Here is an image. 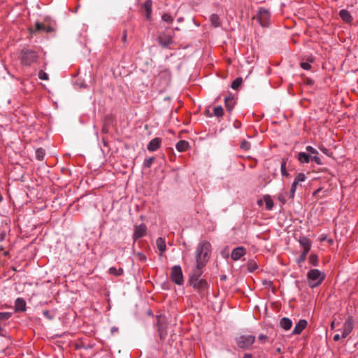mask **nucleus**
<instances>
[{
    "instance_id": "nucleus-1",
    "label": "nucleus",
    "mask_w": 358,
    "mask_h": 358,
    "mask_svg": "<svg viewBox=\"0 0 358 358\" xmlns=\"http://www.w3.org/2000/svg\"><path fill=\"white\" fill-rule=\"evenodd\" d=\"M18 57L20 64L25 67H30L38 64L40 59L39 53L37 51L28 48L21 49Z\"/></svg>"
},
{
    "instance_id": "nucleus-2",
    "label": "nucleus",
    "mask_w": 358,
    "mask_h": 358,
    "mask_svg": "<svg viewBox=\"0 0 358 358\" xmlns=\"http://www.w3.org/2000/svg\"><path fill=\"white\" fill-rule=\"evenodd\" d=\"M211 245L207 241H201L196 249V262L201 266L206 264L210 254Z\"/></svg>"
},
{
    "instance_id": "nucleus-3",
    "label": "nucleus",
    "mask_w": 358,
    "mask_h": 358,
    "mask_svg": "<svg viewBox=\"0 0 358 358\" xmlns=\"http://www.w3.org/2000/svg\"><path fill=\"white\" fill-rule=\"evenodd\" d=\"M325 277V274L320 270L311 269L307 273L308 284L312 288L316 287L322 284Z\"/></svg>"
},
{
    "instance_id": "nucleus-4",
    "label": "nucleus",
    "mask_w": 358,
    "mask_h": 358,
    "mask_svg": "<svg viewBox=\"0 0 358 358\" xmlns=\"http://www.w3.org/2000/svg\"><path fill=\"white\" fill-rule=\"evenodd\" d=\"M189 284L201 295H204L209 287L207 281L201 278H189Z\"/></svg>"
},
{
    "instance_id": "nucleus-5",
    "label": "nucleus",
    "mask_w": 358,
    "mask_h": 358,
    "mask_svg": "<svg viewBox=\"0 0 358 358\" xmlns=\"http://www.w3.org/2000/svg\"><path fill=\"white\" fill-rule=\"evenodd\" d=\"M271 13L268 9L260 8L257 14V19L263 27H268L270 24Z\"/></svg>"
},
{
    "instance_id": "nucleus-6",
    "label": "nucleus",
    "mask_w": 358,
    "mask_h": 358,
    "mask_svg": "<svg viewBox=\"0 0 358 358\" xmlns=\"http://www.w3.org/2000/svg\"><path fill=\"white\" fill-rule=\"evenodd\" d=\"M255 341V337L252 335H241L236 338L237 345L242 349L249 348Z\"/></svg>"
},
{
    "instance_id": "nucleus-7",
    "label": "nucleus",
    "mask_w": 358,
    "mask_h": 358,
    "mask_svg": "<svg viewBox=\"0 0 358 358\" xmlns=\"http://www.w3.org/2000/svg\"><path fill=\"white\" fill-rule=\"evenodd\" d=\"M171 280L174 282L176 284L178 285H182L184 282L183 275L181 267L180 266L176 265L173 266L171 272Z\"/></svg>"
},
{
    "instance_id": "nucleus-8",
    "label": "nucleus",
    "mask_w": 358,
    "mask_h": 358,
    "mask_svg": "<svg viewBox=\"0 0 358 358\" xmlns=\"http://www.w3.org/2000/svg\"><path fill=\"white\" fill-rule=\"evenodd\" d=\"M162 82V85L165 87L167 86L171 79V74L169 69L165 67H161L160 71L158 74L157 77Z\"/></svg>"
},
{
    "instance_id": "nucleus-9",
    "label": "nucleus",
    "mask_w": 358,
    "mask_h": 358,
    "mask_svg": "<svg viewBox=\"0 0 358 358\" xmlns=\"http://www.w3.org/2000/svg\"><path fill=\"white\" fill-rule=\"evenodd\" d=\"M353 327V320L351 317H349L343 324L341 338L343 339L345 338L352 332Z\"/></svg>"
},
{
    "instance_id": "nucleus-10",
    "label": "nucleus",
    "mask_w": 358,
    "mask_h": 358,
    "mask_svg": "<svg viewBox=\"0 0 358 358\" xmlns=\"http://www.w3.org/2000/svg\"><path fill=\"white\" fill-rule=\"evenodd\" d=\"M147 233V227L145 224L142 223L139 225L135 226L134 234H133V239L135 242L138 238H142L146 235Z\"/></svg>"
},
{
    "instance_id": "nucleus-11",
    "label": "nucleus",
    "mask_w": 358,
    "mask_h": 358,
    "mask_svg": "<svg viewBox=\"0 0 358 358\" xmlns=\"http://www.w3.org/2000/svg\"><path fill=\"white\" fill-rule=\"evenodd\" d=\"M246 254V249L243 247H237L231 252V259L234 261L239 260L243 256Z\"/></svg>"
},
{
    "instance_id": "nucleus-12",
    "label": "nucleus",
    "mask_w": 358,
    "mask_h": 358,
    "mask_svg": "<svg viewBox=\"0 0 358 358\" xmlns=\"http://www.w3.org/2000/svg\"><path fill=\"white\" fill-rule=\"evenodd\" d=\"M299 242L300 243L301 247L303 249L302 252H306L308 253L311 248L310 240L306 236H301L299 238Z\"/></svg>"
},
{
    "instance_id": "nucleus-13",
    "label": "nucleus",
    "mask_w": 358,
    "mask_h": 358,
    "mask_svg": "<svg viewBox=\"0 0 358 358\" xmlns=\"http://www.w3.org/2000/svg\"><path fill=\"white\" fill-rule=\"evenodd\" d=\"M161 144L162 139L160 138L156 137L149 142L147 148L150 152H155L160 148Z\"/></svg>"
},
{
    "instance_id": "nucleus-14",
    "label": "nucleus",
    "mask_w": 358,
    "mask_h": 358,
    "mask_svg": "<svg viewBox=\"0 0 358 358\" xmlns=\"http://www.w3.org/2000/svg\"><path fill=\"white\" fill-rule=\"evenodd\" d=\"M308 322L306 320H300L298 323L295 325L292 334L299 335L303 330L307 327Z\"/></svg>"
},
{
    "instance_id": "nucleus-15",
    "label": "nucleus",
    "mask_w": 358,
    "mask_h": 358,
    "mask_svg": "<svg viewBox=\"0 0 358 358\" xmlns=\"http://www.w3.org/2000/svg\"><path fill=\"white\" fill-rule=\"evenodd\" d=\"M224 104L227 110L231 113L234 107L235 101L234 96L230 94L224 98Z\"/></svg>"
},
{
    "instance_id": "nucleus-16",
    "label": "nucleus",
    "mask_w": 358,
    "mask_h": 358,
    "mask_svg": "<svg viewBox=\"0 0 358 358\" xmlns=\"http://www.w3.org/2000/svg\"><path fill=\"white\" fill-rule=\"evenodd\" d=\"M15 311L23 312L26 310V302L22 298H17L15 301Z\"/></svg>"
},
{
    "instance_id": "nucleus-17",
    "label": "nucleus",
    "mask_w": 358,
    "mask_h": 358,
    "mask_svg": "<svg viewBox=\"0 0 358 358\" xmlns=\"http://www.w3.org/2000/svg\"><path fill=\"white\" fill-rule=\"evenodd\" d=\"M339 16L346 23H350L353 20L350 12L345 9L339 11Z\"/></svg>"
},
{
    "instance_id": "nucleus-18",
    "label": "nucleus",
    "mask_w": 358,
    "mask_h": 358,
    "mask_svg": "<svg viewBox=\"0 0 358 358\" xmlns=\"http://www.w3.org/2000/svg\"><path fill=\"white\" fill-rule=\"evenodd\" d=\"M156 245L157 249L159 251V255H162V254L166 251V246L164 238L159 237L156 241Z\"/></svg>"
},
{
    "instance_id": "nucleus-19",
    "label": "nucleus",
    "mask_w": 358,
    "mask_h": 358,
    "mask_svg": "<svg viewBox=\"0 0 358 358\" xmlns=\"http://www.w3.org/2000/svg\"><path fill=\"white\" fill-rule=\"evenodd\" d=\"M279 324L281 328L285 331H288L292 326V322L289 318L285 317L280 320Z\"/></svg>"
},
{
    "instance_id": "nucleus-20",
    "label": "nucleus",
    "mask_w": 358,
    "mask_h": 358,
    "mask_svg": "<svg viewBox=\"0 0 358 358\" xmlns=\"http://www.w3.org/2000/svg\"><path fill=\"white\" fill-rule=\"evenodd\" d=\"M205 266H201L199 263H196V267L194 268L192 271V274L190 275L189 278H200L202 275V268Z\"/></svg>"
},
{
    "instance_id": "nucleus-21",
    "label": "nucleus",
    "mask_w": 358,
    "mask_h": 358,
    "mask_svg": "<svg viewBox=\"0 0 358 358\" xmlns=\"http://www.w3.org/2000/svg\"><path fill=\"white\" fill-rule=\"evenodd\" d=\"M188 148L189 143L184 140L179 141L176 145V148L178 152L186 151L188 149Z\"/></svg>"
},
{
    "instance_id": "nucleus-22",
    "label": "nucleus",
    "mask_w": 358,
    "mask_h": 358,
    "mask_svg": "<svg viewBox=\"0 0 358 358\" xmlns=\"http://www.w3.org/2000/svg\"><path fill=\"white\" fill-rule=\"evenodd\" d=\"M298 160L301 164L308 163L311 160V156L306 152H299L298 154Z\"/></svg>"
},
{
    "instance_id": "nucleus-23",
    "label": "nucleus",
    "mask_w": 358,
    "mask_h": 358,
    "mask_svg": "<svg viewBox=\"0 0 358 358\" xmlns=\"http://www.w3.org/2000/svg\"><path fill=\"white\" fill-rule=\"evenodd\" d=\"M210 21L211 22V24L215 27H218L220 26V19L217 14H212L210 16Z\"/></svg>"
},
{
    "instance_id": "nucleus-24",
    "label": "nucleus",
    "mask_w": 358,
    "mask_h": 358,
    "mask_svg": "<svg viewBox=\"0 0 358 358\" xmlns=\"http://www.w3.org/2000/svg\"><path fill=\"white\" fill-rule=\"evenodd\" d=\"M264 201L265 204H266V210H272V208H273V201L271 199V196H268V195L264 196Z\"/></svg>"
},
{
    "instance_id": "nucleus-25",
    "label": "nucleus",
    "mask_w": 358,
    "mask_h": 358,
    "mask_svg": "<svg viewBox=\"0 0 358 358\" xmlns=\"http://www.w3.org/2000/svg\"><path fill=\"white\" fill-rule=\"evenodd\" d=\"M36 158L38 160L42 161L43 160L45 155V151L43 148H39L36 150Z\"/></svg>"
},
{
    "instance_id": "nucleus-26",
    "label": "nucleus",
    "mask_w": 358,
    "mask_h": 358,
    "mask_svg": "<svg viewBox=\"0 0 358 358\" xmlns=\"http://www.w3.org/2000/svg\"><path fill=\"white\" fill-rule=\"evenodd\" d=\"M286 164H287L286 160L285 159H283L282 160L281 164H280V171H281V174H282V177H287L289 176V174L286 169Z\"/></svg>"
},
{
    "instance_id": "nucleus-27",
    "label": "nucleus",
    "mask_w": 358,
    "mask_h": 358,
    "mask_svg": "<svg viewBox=\"0 0 358 358\" xmlns=\"http://www.w3.org/2000/svg\"><path fill=\"white\" fill-rule=\"evenodd\" d=\"M299 185V182L297 180H296L295 179H294V181L292 184L291 189L289 191L290 198L293 199L294 197V194H295L296 190L297 189V186Z\"/></svg>"
},
{
    "instance_id": "nucleus-28",
    "label": "nucleus",
    "mask_w": 358,
    "mask_h": 358,
    "mask_svg": "<svg viewBox=\"0 0 358 358\" xmlns=\"http://www.w3.org/2000/svg\"><path fill=\"white\" fill-rule=\"evenodd\" d=\"M213 114L215 117H220L223 116L224 110L221 106H217L213 109Z\"/></svg>"
},
{
    "instance_id": "nucleus-29",
    "label": "nucleus",
    "mask_w": 358,
    "mask_h": 358,
    "mask_svg": "<svg viewBox=\"0 0 358 358\" xmlns=\"http://www.w3.org/2000/svg\"><path fill=\"white\" fill-rule=\"evenodd\" d=\"M314 59L313 58L308 59V62H301L300 66L304 70H310L311 69L310 63H313Z\"/></svg>"
},
{
    "instance_id": "nucleus-30",
    "label": "nucleus",
    "mask_w": 358,
    "mask_h": 358,
    "mask_svg": "<svg viewBox=\"0 0 358 358\" xmlns=\"http://www.w3.org/2000/svg\"><path fill=\"white\" fill-rule=\"evenodd\" d=\"M109 273L116 276H120L123 274V269L122 268L117 269L115 267H110L109 268Z\"/></svg>"
},
{
    "instance_id": "nucleus-31",
    "label": "nucleus",
    "mask_w": 358,
    "mask_h": 358,
    "mask_svg": "<svg viewBox=\"0 0 358 358\" xmlns=\"http://www.w3.org/2000/svg\"><path fill=\"white\" fill-rule=\"evenodd\" d=\"M46 27L44 24L40 23V22H36L35 24V31H45ZM30 31H34L32 29H30Z\"/></svg>"
},
{
    "instance_id": "nucleus-32",
    "label": "nucleus",
    "mask_w": 358,
    "mask_h": 358,
    "mask_svg": "<svg viewBox=\"0 0 358 358\" xmlns=\"http://www.w3.org/2000/svg\"><path fill=\"white\" fill-rule=\"evenodd\" d=\"M243 82V80L241 78H237L236 79H235L232 83H231V88L234 89V90H237L239 86L241 85Z\"/></svg>"
},
{
    "instance_id": "nucleus-33",
    "label": "nucleus",
    "mask_w": 358,
    "mask_h": 358,
    "mask_svg": "<svg viewBox=\"0 0 358 358\" xmlns=\"http://www.w3.org/2000/svg\"><path fill=\"white\" fill-rule=\"evenodd\" d=\"M155 160V157H154L145 159L144 160V162H143V166L145 168H148H148H150L152 166V164H153Z\"/></svg>"
},
{
    "instance_id": "nucleus-34",
    "label": "nucleus",
    "mask_w": 358,
    "mask_h": 358,
    "mask_svg": "<svg viewBox=\"0 0 358 358\" xmlns=\"http://www.w3.org/2000/svg\"><path fill=\"white\" fill-rule=\"evenodd\" d=\"M152 2L151 0L145 1L144 3V5H143L145 12L152 13Z\"/></svg>"
},
{
    "instance_id": "nucleus-35",
    "label": "nucleus",
    "mask_w": 358,
    "mask_h": 358,
    "mask_svg": "<svg viewBox=\"0 0 358 358\" xmlns=\"http://www.w3.org/2000/svg\"><path fill=\"white\" fill-rule=\"evenodd\" d=\"M308 254V253H307L306 252H301V254L300 255V256L296 259V262L299 264H301V263L304 262L306 261V259Z\"/></svg>"
},
{
    "instance_id": "nucleus-36",
    "label": "nucleus",
    "mask_w": 358,
    "mask_h": 358,
    "mask_svg": "<svg viewBox=\"0 0 358 358\" xmlns=\"http://www.w3.org/2000/svg\"><path fill=\"white\" fill-rule=\"evenodd\" d=\"M306 150L308 152V154H309L310 156H312V155H318L317 150L310 145H308L306 148Z\"/></svg>"
},
{
    "instance_id": "nucleus-37",
    "label": "nucleus",
    "mask_w": 358,
    "mask_h": 358,
    "mask_svg": "<svg viewBox=\"0 0 358 358\" xmlns=\"http://www.w3.org/2000/svg\"><path fill=\"white\" fill-rule=\"evenodd\" d=\"M307 177L303 173H298L294 179L297 180L299 183L301 182H304L306 180Z\"/></svg>"
},
{
    "instance_id": "nucleus-38",
    "label": "nucleus",
    "mask_w": 358,
    "mask_h": 358,
    "mask_svg": "<svg viewBox=\"0 0 358 358\" xmlns=\"http://www.w3.org/2000/svg\"><path fill=\"white\" fill-rule=\"evenodd\" d=\"M162 19L163 21L168 23H171L173 21V17L169 13H164L162 15Z\"/></svg>"
},
{
    "instance_id": "nucleus-39",
    "label": "nucleus",
    "mask_w": 358,
    "mask_h": 358,
    "mask_svg": "<svg viewBox=\"0 0 358 358\" xmlns=\"http://www.w3.org/2000/svg\"><path fill=\"white\" fill-rule=\"evenodd\" d=\"M309 262L313 266L317 265V256L315 254H311L309 257Z\"/></svg>"
},
{
    "instance_id": "nucleus-40",
    "label": "nucleus",
    "mask_w": 358,
    "mask_h": 358,
    "mask_svg": "<svg viewBox=\"0 0 358 358\" xmlns=\"http://www.w3.org/2000/svg\"><path fill=\"white\" fill-rule=\"evenodd\" d=\"M240 147L242 150L247 151L250 148V143L248 141L243 140L241 143Z\"/></svg>"
},
{
    "instance_id": "nucleus-41",
    "label": "nucleus",
    "mask_w": 358,
    "mask_h": 358,
    "mask_svg": "<svg viewBox=\"0 0 358 358\" xmlns=\"http://www.w3.org/2000/svg\"><path fill=\"white\" fill-rule=\"evenodd\" d=\"M12 314L9 312H0V320H6L11 317Z\"/></svg>"
},
{
    "instance_id": "nucleus-42",
    "label": "nucleus",
    "mask_w": 358,
    "mask_h": 358,
    "mask_svg": "<svg viewBox=\"0 0 358 358\" xmlns=\"http://www.w3.org/2000/svg\"><path fill=\"white\" fill-rule=\"evenodd\" d=\"M38 78L43 80H48V75L43 71H40L38 73Z\"/></svg>"
},
{
    "instance_id": "nucleus-43",
    "label": "nucleus",
    "mask_w": 358,
    "mask_h": 358,
    "mask_svg": "<svg viewBox=\"0 0 358 358\" xmlns=\"http://www.w3.org/2000/svg\"><path fill=\"white\" fill-rule=\"evenodd\" d=\"M311 160L314 161L317 164L321 165L322 164L321 159L317 156V155H315L311 156Z\"/></svg>"
},
{
    "instance_id": "nucleus-44",
    "label": "nucleus",
    "mask_w": 358,
    "mask_h": 358,
    "mask_svg": "<svg viewBox=\"0 0 358 358\" xmlns=\"http://www.w3.org/2000/svg\"><path fill=\"white\" fill-rule=\"evenodd\" d=\"M258 340L260 341V342H262V343H266L268 341V336H266V335H264V334H260L259 336H258Z\"/></svg>"
},
{
    "instance_id": "nucleus-45",
    "label": "nucleus",
    "mask_w": 358,
    "mask_h": 358,
    "mask_svg": "<svg viewBox=\"0 0 358 358\" xmlns=\"http://www.w3.org/2000/svg\"><path fill=\"white\" fill-rule=\"evenodd\" d=\"M43 315L49 320H52L53 317L50 315V311L45 310L43 311Z\"/></svg>"
},
{
    "instance_id": "nucleus-46",
    "label": "nucleus",
    "mask_w": 358,
    "mask_h": 358,
    "mask_svg": "<svg viewBox=\"0 0 358 358\" xmlns=\"http://www.w3.org/2000/svg\"><path fill=\"white\" fill-rule=\"evenodd\" d=\"M137 255H138V257H139V259H140L141 261H145V260H146V257H145V255H143V253H141V252H138V253L137 254Z\"/></svg>"
},
{
    "instance_id": "nucleus-47",
    "label": "nucleus",
    "mask_w": 358,
    "mask_h": 358,
    "mask_svg": "<svg viewBox=\"0 0 358 358\" xmlns=\"http://www.w3.org/2000/svg\"><path fill=\"white\" fill-rule=\"evenodd\" d=\"M158 331H159V334L160 338H164V331H162V329H161L160 327H159Z\"/></svg>"
},
{
    "instance_id": "nucleus-48",
    "label": "nucleus",
    "mask_w": 358,
    "mask_h": 358,
    "mask_svg": "<svg viewBox=\"0 0 358 358\" xmlns=\"http://www.w3.org/2000/svg\"><path fill=\"white\" fill-rule=\"evenodd\" d=\"M340 338H341V336L339 334H335L334 336V341H338L340 340Z\"/></svg>"
},
{
    "instance_id": "nucleus-49",
    "label": "nucleus",
    "mask_w": 358,
    "mask_h": 358,
    "mask_svg": "<svg viewBox=\"0 0 358 358\" xmlns=\"http://www.w3.org/2000/svg\"><path fill=\"white\" fill-rule=\"evenodd\" d=\"M151 14H152V13H147V12H146V13H145V17H146L147 19H148V20H150V18H151Z\"/></svg>"
},
{
    "instance_id": "nucleus-50",
    "label": "nucleus",
    "mask_w": 358,
    "mask_h": 358,
    "mask_svg": "<svg viewBox=\"0 0 358 358\" xmlns=\"http://www.w3.org/2000/svg\"><path fill=\"white\" fill-rule=\"evenodd\" d=\"M117 331H118V329L117 327H113L111 328V332L112 333H114V332Z\"/></svg>"
},
{
    "instance_id": "nucleus-51",
    "label": "nucleus",
    "mask_w": 358,
    "mask_h": 358,
    "mask_svg": "<svg viewBox=\"0 0 358 358\" xmlns=\"http://www.w3.org/2000/svg\"><path fill=\"white\" fill-rule=\"evenodd\" d=\"M243 358H252V355L250 354H245Z\"/></svg>"
},
{
    "instance_id": "nucleus-52",
    "label": "nucleus",
    "mask_w": 358,
    "mask_h": 358,
    "mask_svg": "<svg viewBox=\"0 0 358 358\" xmlns=\"http://www.w3.org/2000/svg\"><path fill=\"white\" fill-rule=\"evenodd\" d=\"M126 39H127V33L124 32L123 36H122V41H126Z\"/></svg>"
},
{
    "instance_id": "nucleus-53",
    "label": "nucleus",
    "mask_w": 358,
    "mask_h": 358,
    "mask_svg": "<svg viewBox=\"0 0 358 358\" xmlns=\"http://www.w3.org/2000/svg\"><path fill=\"white\" fill-rule=\"evenodd\" d=\"M307 83L308 85H313V81L312 80H308Z\"/></svg>"
},
{
    "instance_id": "nucleus-54",
    "label": "nucleus",
    "mask_w": 358,
    "mask_h": 358,
    "mask_svg": "<svg viewBox=\"0 0 358 358\" xmlns=\"http://www.w3.org/2000/svg\"><path fill=\"white\" fill-rule=\"evenodd\" d=\"M182 20H183V17H179L178 19V22H182Z\"/></svg>"
},
{
    "instance_id": "nucleus-55",
    "label": "nucleus",
    "mask_w": 358,
    "mask_h": 358,
    "mask_svg": "<svg viewBox=\"0 0 358 358\" xmlns=\"http://www.w3.org/2000/svg\"><path fill=\"white\" fill-rule=\"evenodd\" d=\"M221 279L225 280L226 279V276L225 275L222 276Z\"/></svg>"
},
{
    "instance_id": "nucleus-56",
    "label": "nucleus",
    "mask_w": 358,
    "mask_h": 358,
    "mask_svg": "<svg viewBox=\"0 0 358 358\" xmlns=\"http://www.w3.org/2000/svg\"><path fill=\"white\" fill-rule=\"evenodd\" d=\"M169 44V43H166L163 44V45L166 47V46H167Z\"/></svg>"
},
{
    "instance_id": "nucleus-57",
    "label": "nucleus",
    "mask_w": 358,
    "mask_h": 358,
    "mask_svg": "<svg viewBox=\"0 0 358 358\" xmlns=\"http://www.w3.org/2000/svg\"><path fill=\"white\" fill-rule=\"evenodd\" d=\"M334 322H332L331 323V327L334 328Z\"/></svg>"
},
{
    "instance_id": "nucleus-58",
    "label": "nucleus",
    "mask_w": 358,
    "mask_h": 358,
    "mask_svg": "<svg viewBox=\"0 0 358 358\" xmlns=\"http://www.w3.org/2000/svg\"><path fill=\"white\" fill-rule=\"evenodd\" d=\"M262 201H259L258 204L260 205L262 203Z\"/></svg>"
},
{
    "instance_id": "nucleus-59",
    "label": "nucleus",
    "mask_w": 358,
    "mask_h": 358,
    "mask_svg": "<svg viewBox=\"0 0 358 358\" xmlns=\"http://www.w3.org/2000/svg\"><path fill=\"white\" fill-rule=\"evenodd\" d=\"M277 352H280V348L277 349Z\"/></svg>"
},
{
    "instance_id": "nucleus-60",
    "label": "nucleus",
    "mask_w": 358,
    "mask_h": 358,
    "mask_svg": "<svg viewBox=\"0 0 358 358\" xmlns=\"http://www.w3.org/2000/svg\"><path fill=\"white\" fill-rule=\"evenodd\" d=\"M2 199L1 196L0 197V201Z\"/></svg>"
}]
</instances>
